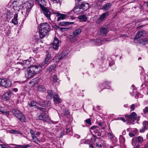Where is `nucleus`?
<instances>
[{
    "mask_svg": "<svg viewBox=\"0 0 148 148\" xmlns=\"http://www.w3.org/2000/svg\"><path fill=\"white\" fill-rule=\"evenodd\" d=\"M42 69V67L39 65L31 66L28 69L26 77L27 78H31L34 75L39 73Z\"/></svg>",
    "mask_w": 148,
    "mask_h": 148,
    "instance_id": "1",
    "label": "nucleus"
},
{
    "mask_svg": "<svg viewBox=\"0 0 148 148\" xmlns=\"http://www.w3.org/2000/svg\"><path fill=\"white\" fill-rule=\"evenodd\" d=\"M51 29L49 25L47 23H41L39 25V33L40 37L43 38Z\"/></svg>",
    "mask_w": 148,
    "mask_h": 148,
    "instance_id": "2",
    "label": "nucleus"
},
{
    "mask_svg": "<svg viewBox=\"0 0 148 148\" xmlns=\"http://www.w3.org/2000/svg\"><path fill=\"white\" fill-rule=\"evenodd\" d=\"M38 108L40 110V112L41 113V114L38 116V119L40 120H42L44 121H47L49 120V117L48 115L47 114V112L46 111L45 108L38 107Z\"/></svg>",
    "mask_w": 148,
    "mask_h": 148,
    "instance_id": "3",
    "label": "nucleus"
},
{
    "mask_svg": "<svg viewBox=\"0 0 148 148\" xmlns=\"http://www.w3.org/2000/svg\"><path fill=\"white\" fill-rule=\"evenodd\" d=\"M12 112L15 116L21 121L24 122L25 121V118L24 115L19 110L13 109Z\"/></svg>",
    "mask_w": 148,
    "mask_h": 148,
    "instance_id": "4",
    "label": "nucleus"
},
{
    "mask_svg": "<svg viewBox=\"0 0 148 148\" xmlns=\"http://www.w3.org/2000/svg\"><path fill=\"white\" fill-rule=\"evenodd\" d=\"M22 3L17 1H13L12 3V7L16 12H18L21 9H22L23 7Z\"/></svg>",
    "mask_w": 148,
    "mask_h": 148,
    "instance_id": "5",
    "label": "nucleus"
},
{
    "mask_svg": "<svg viewBox=\"0 0 148 148\" xmlns=\"http://www.w3.org/2000/svg\"><path fill=\"white\" fill-rule=\"evenodd\" d=\"M89 4L88 3L85 2L82 3L79 6V8H76L75 7L73 9V12H76L77 11H78L80 9H83L84 10H86L89 8Z\"/></svg>",
    "mask_w": 148,
    "mask_h": 148,
    "instance_id": "6",
    "label": "nucleus"
},
{
    "mask_svg": "<svg viewBox=\"0 0 148 148\" xmlns=\"http://www.w3.org/2000/svg\"><path fill=\"white\" fill-rule=\"evenodd\" d=\"M109 15V12H106L99 16V17L97 20V23H99L102 21L105 18Z\"/></svg>",
    "mask_w": 148,
    "mask_h": 148,
    "instance_id": "7",
    "label": "nucleus"
},
{
    "mask_svg": "<svg viewBox=\"0 0 148 148\" xmlns=\"http://www.w3.org/2000/svg\"><path fill=\"white\" fill-rule=\"evenodd\" d=\"M44 15L47 17L48 20H51V12L50 11L46 8L42 7L41 8Z\"/></svg>",
    "mask_w": 148,
    "mask_h": 148,
    "instance_id": "8",
    "label": "nucleus"
},
{
    "mask_svg": "<svg viewBox=\"0 0 148 148\" xmlns=\"http://www.w3.org/2000/svg\"><path fill=\"white\" fill-rule=\"evenodd\" d=\"M126 119L130 122L131 120H135L137 117L136 113L134 112H132L130 115H125Z\"/></svg>",
    "mask_w": 148,
    "mask_h": 148,
    "instance_id": "9",
    "label": "nucleus"
},
{
    "mask_svg": "<svg viewBox=\"0 0 148 148\" xmlns=\"http://www.w3.org/2000/svg\"><path fill=\"white\" fill-rule=\"evenodd\" d=\"M69 50H65L63 51L62 56H61V55L58 56L55 58H54V59L56 60V62H59L60 60L62 59V58H63L64 56H67L68 54H69Z\"/></svg>",
    "mask_w": 148,
    "mask_h": 148,
    "instance_id": "10",
    "label": "nucleus"
},
{
    "mask_svg": "<svg viewBox=\"0 0 148 148\" xmlns=\"http://www.w3.org/2000/svg\"><path fill=\"white\" fill-rule=\"evenodd\" d=\"M55 14L56 15V16L58 17V18L57 20V21H60L61 20L64 19L67 16H70L71 17V18H73L72 17V16H68V15L70 14L69 13L67 14H61L58 12H56L55 13Z\"/></svg>",
    "mask_w": 148,
    "mask_h": 148,
    "instance_id": "11",
    "label": "nucleus"
},
{
    "mask_svg": "<svg viewBox=\"0 0 148 148\" xmlns=\"http://www.w3.org/2000/svg\"><path fill=\"white\" fill-rule=\"evenodd\" d=\"M34 5V2L32 1H30L24 4L23 6L27 10V11H30L31 10Z\"/></svg>",
    "mask_w": 148,
    "mask_h": 148,
    "instance_id": "12",
    "label": "nucleus"
},
{
    "mask_svg": "<svg viewBox=\"0 0 148 148\" xmlns=\"http://www.w3.org/2000/svg\"><path fill=\"white\" fill-rule=\"evenodd\" d=\"M60 45V42L59 39L55 37L54 40L52 43V47L53 48L56 50H57L58 48Z\"/></svg>",
    "mask_w": 148,
    "mask_h": 148,
    "instance_id": "13",
    "label": "nucleus"
},
{
    "mask_svg": "<svg viewBox=\"0 0 148 148\" xmlns=\"http://www.w3.org/2000/svg\"><path fill=\"white\" fill-rule=\"evenodd\" d=\"M12 93L10 90L8 91L2 95V99L4 101L8 100L11 97Z\"/></svg>",
    "mask_w": 148,
    "mask_h": 148,
    "instance_id": "14",
    "label": "nucleus"
},
{
    "mask_svg": "<svg viewBox=\"0 0 148 148\" xmlns=\"http://www.w3.org/2000/svg\"><path fill=\"white\" fill-rule=\"evenodd\" d=\"M145 32L144 30L139 31L135 36L134 38V40H135L140 38L141 36L145 35Z\"/></svg>",
    "mask_w": 148,
    "mask_h": 148,
    "instance_id": "15",
    "label": "nucleus"
},
{
    "mask_svg": "<svg viewBox=\"0 0 148 148\" xmlns=\"http://www.w3.org/2000/svg\"><path fill=\"white\" fill-rule=\"evenodd\" d=\"M143 141V138L140 136H138L136 138V140H132V144L133 146H135L137 145V142L138 143H141Z\"/></svg>",
    "mask_w": 148,
    "mask_h": 148,
    "instance_id": "16",
    "label": "nucleus"
},
{
    "mask_svg": "<svg viewBox=\"0 0 148 148\" xmlns=\"http://www.w3.org/2000/svg\"><path fill=\"white\" fill-rule=\"evenodd\" d=\"M112 6V4L111 3H107L102 6L101 9L103 11H107L110 9Z\"/></svg>",
    "mask_w": 148,
    "mask_h": 148,
    "instance_id": "17",
    "label": "nucleus"
},
{
    "mask_svg": "<svg viewBox=\"0 0 148 148\" xmlns=\"http://www.w3.org/2000/svg\"><path fill=\"white\" fill-rule=\"evenodd\" d=\"M55 94V95H54V97H53L55 104H56L60 103L61 101V99H60L57 94Z\"/></svg>",
    "mask_w": 148,
    "mask_h": 148,
    "instance_id": "18",
    "label": "nucleus"
},
{
    "mask_svg": "<svg viewBox=\"0 0 148 148\" xmlns=\"http://www.w3.org/2000/svg\"><path fill=\"white\" fill-rule=\"evenodd\" d=\"M9 83L7 80L5 79H2L0 85L5 87H7L10 86Z\"/></svg>",
    "mask_w": 148,
    "mask_h": 148,
    "instance_id": "19",
    "label": "nucleus"
},
{
    "mask_svg": "<svg viewBox=\"0 0 148 148\" xmlns=\"http://www.w3.org/2000/svg\"><path fill=\"white\" fill-rule=\"evenodd\" d=\"M11 145H14L15 147L13 148H27V147H30L31 145H18L14 144H12Z\"/></svg>",
    "mask_w": 148,
    "mask_h": 148,
    "instance_id": "20",
    "label": "nucleus"
},
{
    "mask_svg": "<svg viewBox=\"0 0 148 148\" xmlns=\"http://www.w3.org/2000/svg\"><path fill=\"white\" fill-rule=\"evenodd\" d=\"M143 127L144 129L143 130L140 129V132H143L144 131V129L148 130V122L147 121H144L143 123Z\"/></svg>",
    "mask_w": 148,
    "mask_h": 148,
    "instance_id": "21",
    "label": "nucleus"
},
{
    "mask_svg": "<svg viewBox=\"0 0 148 148\" xmlns=\"http://www.w3.org/2000/svg\"><path fill=\"white\" fill-rule=\"evenodd\" d=\"M37 1L40 5L41 9L42 8V7H45L44 6L46 5L45 2L44 0H36Z\"/></svg>",
    "mask_w": 148,
    "mask_h": 148,
    "instance_id": "22",
    "label": "nucleus"
},
{
    "mask_svg": "<svg viewBox=\"0 0 148 148\" xmlns=\"http://www.w3.org/2000/svg\"><path fill=\"white\" fill-rule=\"evenodd\" d=\"M56 67V64L52 65L47 68V71L48 72H50L53 70H54Z\"/></svg>",
    "mask_w": 148,
    "mask_h": 148,
    "instance_id": "23",
    "label": "nucleus"
},
{
    "mask_svg": "<svg viewBox=\"0 0 148 148\" xmlns=\"http://www.w3.org/2000/svg\"><path fill=\"white\" fill-rule=\"evenodd\" d=\"M47 92L48 94V95L47 96L49 97V99H51L53 97H54V95H55V93H53V92H52V91L51 90H48L47 91Z\"/></svg>",
    "mask_w": 148,
    "mask_h": 148,
    "instance_id": "24",
    "label": "nucleus"
},
{
    "mask_svg": "<svg viewBox=\"0 0 148 148\" xmlns=\"http://www.w3.org/2000/svg\"><path fill=\"white\" fill-rule=\"evenodd\" d=\"M100 31L102 34H106L108 33V30L107 28L105 27H102L100 29Z\"/></svg>",
    "mask_w": 148,
    "mask_h": 148,
    "instance_id": "25",
    "label": "nucleus"
},
{
    "mask_svg": "<svg viewBox=\"0 0 148 148\" xmlns=\"http://www.w3.org/2000/svg\"><path fill=\"white\" fill-rule=\"evenodd\" d=\"M82 30L80 29H79L73 31V34L75 36H77L80 34Z\"/></svg>",
    "mask_w": 148,
    "mask_h": 148,
    "instance_id": "26",
    "label": "nucleus"
},
{
    "mask_svg": "<svg viewBox=\"0 0 148 148\" xmlns=\"http://www.w3.org/2000/svg\"><path fill=\"white\" fill-rule=\"evenodd\" d=\"M38 90L42 92H45L46 90V89L45 87L43 85H40L38 87Z\"/></svg>",
    "mask_w": 148,
    "mask_h": 148,
    "instance_id": "27",
    "label": "nucleus"
},
{
    "mask_svg": "<svg viewBox=\"0 0 148 148\" xmlns=\"http://www.w3.org/2000/svg\"><path fill=\"white\" fill-rule=\"evenodd\" d=\"M22 65L24 66V68H27L28 66L29 65L30 62L28 60H25L23 62V63L22 64Z\"/></svg>",
    "mask_w": 148,
    "mask_h": 148,
    "instance_id": "28",
    "label": "nucleus"
},
{
    "mask_svg": "<svg viewBox=\"0 0 148 148\" xmlns=\"http://www.w3.org/2000/svg\"><path fill=\"white\" fill-rule=\"evenodd\" d=\"M71 23H73L72 22H62L61 23H60L59 24V25L60 26H65L66 25H67L68 24H70Z\"/></svg>",
    "mask_w": 148,
    "mask_h": 148,
    "instance_id": "29",
    "label": "nucleus"
},
{
    "mask_svg": "<svg viewBox=\"0 0 148 148\" xmlns=\"http://www.w3.org/2000/svg\"><path fill=\"white\" fill-rule=\"evenodd\" d=\"M29 11H27V10H25L24 9L23 10L21 11V13L23 15V16L25 17H26L27 16Z\"/></svg>",
    "mask_w": 148,
    "mask_h": 148,
    "instance_id": "30",
    "label": "nucleus"
},
{
    "mask_svg": "<svg viewBox=\"0 0 148 148\" xmlns=\"http://www.w3.org/2000/svg\"><path fill=\"white\" fill-rule=\"evenodd\" d=\"M32 138L34 143L37 144L40 143V141L39 140L36 136L32 137Z\"/></svg>",
    "mask_w": 148,
    "mask_h": 148,
    "instance_id": "31",
    "label": "nucleus"
},
{
    "mask_svg": "<svg viewBox=\"0 0 148 148\" xmlns=\"http://www.w3.org/2000/svg\"><path fill=\"white\" fill-rule=\"evenodd\" d=\"M0 111L4 113L9 114V112L7 111L5 108L2 107H0Z\"/></svg>",
    "mask_w": 148,
    "mask_h": 148,
    "instance_id": "32",
    "label": "nucleus"
},
{
    "mask_svg": "<svg viewBox=\"0 0 148 148\" xmlns=\"http://www.w3.org/2000/svg\"><path fill=\"white\" fill-rule=\"evenodd\" d=\"M39 81V79L38 77H37L32 80V82L34 84H37Z\"/></svg>",
    "mask_w": 148,
    "mask_h": 148,
    "instance_id": "33",
    "label": "nucleus"
},
{
    "mask_svg": "<svg viewBox=\"0 0 148 148\" xmlns=\"http://www.w3.org/2000/svg\"><path fill=\"white\" fill-rule=\"evenodd\" d=\"M37 103L34 101H31L30 103H28V104L30 107H33L35 106L36 105Z\"/></svg>",
    "mask_w": 148,
    "mask_h": 148,
    "instance_id": "34",
    "label": "nucleus"
},
{
    "mask_svg": "<svg viewBox=\"0 0 148 148\" xmlns=\"http://www.w3.org/2000/svg\"><path fill=\"white\" fill-rule=\"evenodd\" d=\"M143 110L144 114H148V107H145Z\"/></svg>",
    "mask_w": 148,
    "mask_h": 148,
    "instance_id": "35",
    "label": "nucleus"
},
{
    "mask_svg": "<svg viewBox=\"0 0 148 148\" xmlns=\"http://www.w3.org/2000/svg\"><path fill=\"white\" fill-rule=\"evenodd\" d=\"M79 18L84 21H86L87 20L86 16L84 15L79 16Z\"/></svg>",
    "mask_w": 148,
    "mask_h": 148,
    "instance_id": "36",
    "label": "nucleus"
},
{
    "mask_svg": "<svg viewBox=\"0 0 148 148\" xmlns=\"http://www.w3.org/2000/svg\"><path fill=\"white\" fill-rule=\"evenodd\" d=\"M53 82L54 83L56 82L58 80L57 76L55 75H53Z\"/></svg>",
    "mask_w": 148,
    "mask_h": 148,
    "instance_id": "37",
    "label": "nucleus"
},
{
    "mask_svg": "<svg viewBox=\"0 0 148 148\" xmlns=\"http://www.w3.org/2000/svg\"><path fill=\"white\" fill-rule=\"evenodd\" d=\"M46 52V58H47L50 60L51 58L52 57L51 55V54H49V53L48 51H47Z\"/></svg>",
    "mask_w": 148,
    "mask_h": 148,
    "instance_id": "38",
    "label": "nucleus"
},
{
    "mask_svg": "<svg viewBox=\"0 0 148 148\" xmlns=\"http://www.w3.org/2000/svg\"><path fill=\"white\" fill-rule=\"evenodd\" d=\"M30 133L31 134V136L32 137L35 136V133L34 131L32 129H30Z\"/></svg>",
    "mask_w": 148,
    "mask_h": 148,
    "instance_id": "39",
    "label": "nucleus"
},
{
    "mask_svg": "<svg viewBox=\"0 0 148 148\" xmlns=\"http://www.w3.org/2000/svg\"><path fill=\"white\" fill-rule=\"evenodd\" d=\"M60 30H61L62 32H64L65 31H67V29H69V28H66L64 27H59Z\"/></svg>",
    "mask_w": 148,
    "mask_h": 148,
    "instance_id": "40",
    "label": "nucleus"
},
{
    "mask_svg": "<svg viewBox=\"0 0 148 148\" xmlns=\"http://www.w3.org/2000/svg\"><path fill=\"white\" fill-rule=\"evenodd\" d=\"M12 21V23L15 25H16L18 23L17 19L13 18Z\"/></svg>",
    "mask_w": 148,
    "mask_h": 148,
    "instance_id": "41",
    "label": "nucleus"
},
{
    "mask_svg": "<svg viewBox=\"0 0 148 148\" xmlns=\"http://www.w3.org/2000/svg\"><path fill=\"white\" fill-rule=\"evenodd\" d=\"M141 40L144 43V44H146L148 42V39L146 38L143 39Z\"/></svg>",
    "mask_w": 148,
    "mask_h": 148,
    "instance_id": "42",
    "label": "nucleus"
},
{
    "mask_svg": "<svg viewBox=\"0 0 148 148\" xmlns=\"http://www.w3.org/2000/svg\"><path fill=\"white\" fill-rule=\"evenodd\" d=\"M135 105L134 104H132L130 107V108H131V110H132V111L134 110L135 109Z\"/></svg>",
    "mask_w": 148,
    "mask_h": 148,
    "instance_id": "43",
    "label": "nucleus"
},
{
    "mask_svg": "<svg viewBox=\"0 0 148 148\" xmlns=\"http://www.w3.org/2000/svg\"><path fill=\"white\" fill-rule=\"evenodd\" d=\"M116 120H120L124 122H125L126 121L125 119L123 117H119Z\"/></svg>",
    "mask_w": 148,
    "mask_h": 148,
    "instance_id": "44",
    "label": "nucleus"
},
{
    "mask_svg": "<svg viewBox=\"0 0 148 148\" xmlns=\"http://www.w3.org/2000/svg\"><path fill=\"white\" fill-rule=\"evenodd\" d=\"M49 60L50 59L45 58L44 61V63L45 64H47Z\"/></svg>",
    "mask_w": 148,
    "mask_h": 148,
    "instance_id": "45",
    "label": "nucleus"
},
{
    "mask_svg": "<svg viewBox=\"0 0 148 148\" xmlns=\"http://www.w3.org/2000/svg\"><path fill=\"white\" fill-rule=\"evenodd\" d=\"M98 128V127L97 126L94 125V126H92L90 128L91 130H94L95 129H96L97 128Z\"/></svg>",
    "mask_w": 148,
    "mask_h": 148,
    "instance_id": "46",
    "label": "nucleus"
},
{
    "mask_svg": "<svg viewBox=\"0 0 148 148\" xmlns=\"http://www.w3.org/2000/svg\"><path fill=\"white\" fill-rule=\"evenodd\" d=\"M1 148H11L10 147L6 146L3 144L1 145Z\"/></svg>",
    "mask_w": 148,
    "mask_h": 148,
    "instance_id": "47",
    "label": "nucleus"
},
{
    "mask_svg": "<svg viewBox=\"0 0 148 148\" xmlns=\"http://www.w3.org/2000/svg\"><path fill=\"white\" fill-rule=\"evenodd\" d=\"M108 137L110 139H112L113 138V135L110 133H108Z\"/></svg>",
    "mask_w": 148,
    "mask_h": 148,
    "instance_id": "48",
    "label": "nucleus"
},
{
    "mask_svg": "<svg viewBox=\"0 0 148 148\" xmlns=\"http://www.w3.org/2000/svg\"><path fill=\"white\" fill-rule=\"evenodd\" d=\"M86 122L88 124H91L90 120V119H88L86 120Z\"/></svg>",
    "mask_w": 148,
    "mask_h": 148,
    "instance_id": "49",
    "label": "nucleus"
},
{
    "mask_svg": "<svg viewBox=\"0 0 148 148\" xmlns=\"http://www.w3.org/2000/svg\"><path fill=\"white\" fill-rule=\"evenodd\" d=\"M40 102L41 103H40V106H43L44 104H45V102L43 101L42 100H40Z\"/></svg>",
    "mask_w": 148,
    "mask_h": 148,
    "instance_id": "50",
    "label": "nucleus"
},
{
    "mask_svg": "<svg viewBox=\"0 0 148 148\" xmlns=\"http://www.w3.org/2000/svg\"><path fill=\"white\" fill-rule=\"evenodd\" d=\"M15 130H10V132L11 133L14 134Z\"/></svg>",
    "mask_w": 148,
    "mask_h": 148,
    "instance_id": "51",
    "label": "nucleus"
},
{
    "mask_svg": "<svg viewBox=\"0 0 148 148\" xmlns=\"http://www.w3.org/2000/svg\"><path fill=\"white\" fill-rule=\"evenodd\" d=\"M66 133L67 134H68L70 132V130H69V128H66Z\"/></svg>",
    "mask_w": 148,
    "mask_h": 148,
    "instance_id": "52",
    "label": "nucleus"
},
{
    "mask_svg": "<svg viewBox=\"0 0 148 148\" xmlns=\"http://www.w3.org/2000/svg\"><path fill=\"white\" fill-rule=\"evenodd\" d=\"M40 132H37L36 134H35V135H36L37 136H39L40 134Z\"/></svg>",
    "mask_w": 148,
    "mask_h": 148,
    "instance_id": "53",
    "label": "nucleus"
},
{
    "mask_svg": "<svg viewBox=\"0 0 148 148\" xmlns=\"http://www.w3.org/2000/svg\"><path fill=\"white\" fill-rule=\"evenodd\" d=\"M17 17H18L17 14H15L14 15V17L13 18L17 19Z\"/></svg>",
    "mask_w": 148,
    "mask_h": 148,
    "instance_id": "54",
    "label": "nucleus"
},
{
    "mask_svg": "<svg viewBox=\"0 0 148 148\" xmlns=\"http://www.w3.org/2000/svg\"><path fill=\"white\" fill-rule=\"evenodd\" d=\"M95 144H91V145H90V147L92 148H93L95 146Z\"/></svg>",
    "mask_w": 148,
    "mask_h": 148,
    "instance_id": "55",
    "label": "nucleus"
},
{
    "mask_svg": "<svg viewBox=\"0 0 148 148\" xmlns=\"http://www.w3.org/2000/svg\"><path fill=\"white\" fill-rule=\"evenodd\" d=\"M99 130L97 128L96 129H95V130H94V132L95 133H98L99 132Z\"/></svg>",
    "mask_w": 148,
    "mask_h": 148,
    "instance_id": "56",
    "label": "nucleus"
},
{
    "mask_svg": "<svg viewBox=\"0 0 148 148\" xmlns=\"http://www.w3.org/2000/svg\"><path fill=\"white\" fill-rule=\"evenodd\" d=\"M20 133V132L19 131H16L15 130L14 134H19Z\"/></svg>",
    "mask_w": 148,
    "mask_h": 148,
    "instance_id": "57",
    "label": "nucleus"
},
{
    "mask_svg": "<svg viewBox=\"0 0 148 148\" xmlns=\"http://www.w3.org/2000/svg\"><path fill=\"white\" fill-rule=\"evenodd\" d=\"M129 135L131 137H132L134 136V134L133 133H129Z\"/></svg>",
    "mask_w": 148,
    "mask_h": 148,
    "instance_id": "58",
    "label": "nucleus"
},
{
    "mask_svg": "<svg viewBox=\"0 0 148 148\" xmlns=\"http://www.w3.org/2000/svg\"><path fill=\"white\" fill-rule=\"evenodd\" d=\"M13 91H14L15 92H17L18 89L17 88H14L13 89Z\"/></svg>",
    "mask_w": 148,
    "mask_h": 148,
    "instance_id": "59",
    "label": "nucleus"
},
{
    "mask_svg": "<svg viewBox=\"0 0 148 148\" xmlns=\"http://www.w3.org/2000/svg\"><path fill=\"white\" fill-rule=\"evenodd\" d=\"M74 136L75 137H76L77 138H79L80 137V136L77 134H75Z\"/></svg>",
    "mask_w": 148,
    "mask_h": 148,
    "instance_id": "60",
    "label": "nucleus"
},
{
    "mask_svg": "<svg viewBox=\"0 0 148 148\" xmlns=\"http://www.w3.org/2000/svg\"><path fill=\"white\" fill-rule=\"evenodd\" d=\"M95 144V146L96 147H99V145L97 143H96Z\"/></svg>",
    "mask_w": 148,
    "mask_h": 148,
    "instance_id": "61",
    "label": "nucleus"
},
{
    "mask_svg": "<svg viewBox=\"0 0 148 148\" xmlns=\"http://www.w3.org/2000/svg\"><path fill=\"white\" fill-rule=\"evenodd\" d=\"M109 84V82H105V83H104L103 84L104 85H105L106 84H107V85H108Z\"/></svg>",
    "mask_w": 148,
    "mask_h": 148,
    "instance_id": "62",
    "label": "nucleus"
},
{
    "mask_svg": "<svg viewBox=\"0 0 148 148\" xmlns=\"http://www.w3.org/2000/svg\"><path fill=\"white\" fill-rule=\"evenodd\" d=\"M19 134H21V136H22V137L25 136L22 133L20 132V133Z\"/></svg>",
    "mask_w": 148,
    "mask_h": 148,
    "instance_id": "63",
    "label": "nucleus"
},
{
    "mask_svg": "<svg viewBox=\"0 0 148 148\" xmlns=\"http://www.w3.org/2000/svg\"><path fill=\"white\" fill-rule=\"evenodd\" d=\"M98 133V134H97V136H101V133Z\"/></svg>",
    "mask_w": 148,
    "mask_h": 148,
    "instance_id": "64",
    "label": "nucleus"
}]
</instances>
